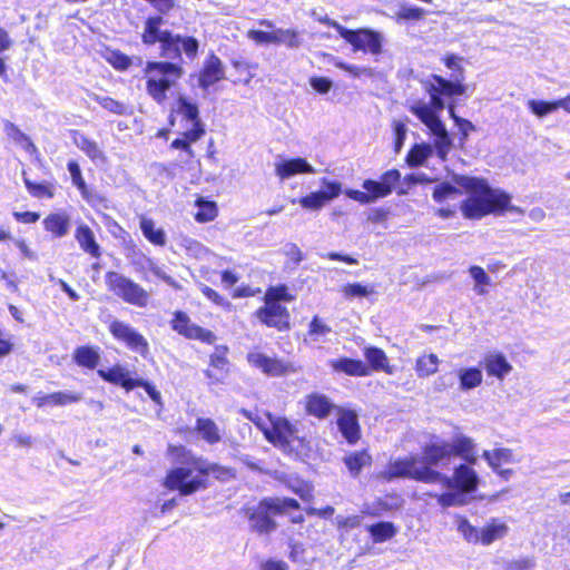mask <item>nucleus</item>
<instances>
[{
  "label": "nucleus",
  "mask_w": 570,
  "mask_h": 570,
  "mask_svg": "<svg viewBox=\"0 0 570 570\" xmlns=\"http://www.w3.org/2000/svg\"><path fill=\"white\" fill-rule=\"evenodd\" d=\"M410 111L415 115L430 130L433 136V147L436 155L442 160L446 159L452 148V139L445 128V125L439 117L442 110H436L431 102L417 100L410 106Z\"/></svg>",
  "instance_id": "nucleus-6"
},
{
  "label": "nucleus",
  "mask_w": 570,
  "mask_h": 570,
  "mask_svg": "<svg viewBox=\"0 0 570 570\" xmlns=\"http://www.w3.org/2000/svg\"><path fill=\"white\" fill-rule=\"evenodd\" d=\"M217 216V206L214 202L199 200L198 212L195 215L197 222L206 223L213 220Z\"/></svg>",
  "instance_id": "nucleus-48"
},
{
  "label": "nucleus",
  "mask_w": 570,
  "mask_h": 570,
  "mask_svg": "<svg viewBox=\"0 0 570 570\" xmlns=\"http://www.w3.org/2000/svg\"><path fill=\"white\" fill-rule=\"evenodd\" d=\"M464 70L462 73L453 71L451 79H446L439 75H431L430 78L424 81V89L430 96V102L436 110H443L445 108L444 97L462 96L466 91V87L463 85Z\"/></svg>",
  "instance_id": "nucleus-7"
},
{
  "label": "nucleus",
  "mask_w": 570,
  "mask_h": 570,
  "mask_svg": "<svg viewBox=\"0 0 570 570\" xmlns=\"http://www.w3.org/2000/svg\"><path fill=\"white\" fill-rule=\"evenodd\" d=\"M90 98L97 101L104 109L111 114L124 116L130 114L129 108L121 101L115 100L108 96H100L97 94L90 95Z\"/></svg>",
  "instance_id": "nucleus-39"
},
{
  "label": "nucleus",
  "mask_w": 570,
  "mask_h": 570,
  "mask_svg": "<svg viewBox=\"0 0 570 570\" xmlns=\"http://www.w3.org/2000/svg\"><path fill=\"white\" fill-rule=\"evenodd\" d=\"M433 153V147L428 144L415 145L407 155L410 166H421Z\"/></svg>",
  "instance_id": "nucleus-42"
},
{
  "label": "nucleus",
  "mask_w": 570,
  "mask_h": 570,
  "mask_svg": "<svg viewBox=\"0 0 570 570\" xmlns=\"http://www.w3.org/2000/svg\"><path fill=\"white\" fill-rule=\"evenodd\" d=\"M455 384V376L452 373H446L443 375H440L434 381V389L438 392H444L451 387H453Z\"/></svg>",
  "instance_id": "nucleus-64"
},
{
  "label": "nucleus",
  "mask_w": 570,
  "mask_h": 570,
  "mask_svg": "<svg viewBox=\"0 0 570 570\" xmlns=\"http://www.w3.org/2000/svg\"><path fill=\"white\" fill-rule=\"evenodd\" d=\"M177 112L191 124V128L186 131V137L191 141L200 139L205 134V128L199 119L198 106L180 97L178 99Z\"/></svg>",
  "instance_id": "nucleus-17"
},
{
  "label": "nucleus",
  "mask_w": 570,
  "mask_h": 570,
  "mask_svg": "<svg viewBox=\"0 0 570 570\" xmlns=\"http://www.w3.org/2000/svg\"><path fill=\"white\" fill-rule=\"evenodd\" d=\"M226 352V346H217L215 353L210 355V366L214 370H206L205 374L212 383L223 382L228 373Z\"/></svg>",
  "instance_id": "nucleus-23"
},
{
  "label": "nucleus",
  "mask_w": 570,
  "mask_h": 570,
  "mask_svg": "<svg viewBox=\"0 0 570 570\" xmlns=\"http://www.w3.org/2000/svg\"><path fill=\"white\" fill-rule=\"evenodd\" d=\"M293 299V295L288 293V288L285 285L271 287L266 292V302L269 301L279 303L281 301L291 302Z\"/></svg>",
  "instance_id": "nucleus-51"
},
{
  "label": "nucleus",
  "mask_w": 570,
  "mask_h": 570,
  "mask_svg": "<svg viewBox=\"0 0 570 570\" xmlns=\"http://www.w3.org/2000/svg\"><path fill=\"white\" fill-rule=\"evenodd\" d=\"M75 238L83 252L88 253L95 258L100 257V246L96 242L95 235L89 226L81 224L76 230Z\"/></svg>",
  "instance_id": "nucleus-28"
},
{
  "label": "nucleus",
  "mask_w": 570,
  "mask_h": 570,
  "mask_svg": "<svg viewBox=\"0 0 570 570\" xmlns=\"http://www.w3.org/2000/svg\"><path fill=\"white\" fill-rule=\"evenodd\" d=\"M148 269L158 278L163 279L166 284H168L170 287H173L174 289L176 291H180L181 289V285L176 282L171 276L167 275L165 273V271L159 267L158 265H156L155 263H153L151 261H149V267Z\"/></svg>",
  "instance_id": "nucleus-55"
},
{
  "label": "nucleus",
  "mask_w": 570,
  "mask_h": 570,
  "mask_svg": "<svg viewBox=\"0 0 570 570\" xmlns=\"http://www.w3.org/2000/svg\"><path fill=\"white\" fill-rule=\"evenodd\" d=\"M337 407L327 396L320 393H313L306 397V412L320 420L327 417L333 410L337 411Z\"/></svg>",
  "instance_id": "nucleus-24"
},
{
  "label": "nucleus",
  "mask_w": 570,
  "mask_h": 570,
  "mask_svg": "<svg viewBox=\"0 0 570 570\" xmlns=\"http://www.w3.org/2000/svg\"><path fill=\"white\" fill-rule=\"evenodd\" d=\"M140 229L144 236L154 245L164 246L166 234L163 228H156L155 222L147 217L140 218Z\"/></svg>",
  "instance_id": "nucleus-34"
},
{
  "label": "nucleus",
  "mask_w": 570,
  "mask_h": 570,
  "mask_svg": "<svg viewBox=\"0 0 570 570\" xmlns=\"http://www.w3.org/2000/svg\"><path fill=\"white\" fill-rule=\"evenodd\" d=\"M202 471L205 473V478L208 474H214L218 479H225L232 476V470L218 464H199Z\"/></svg>",
  "instance_id": "nucleus-59"
},
{
  "label": "nucleus",
  "mask_w": 570,
  "mask_h": 570,
  "mask_svg": "<svg viewBox=\"0 0 570 570\" xmlns=\"http://www.w3.org/2000/svg\"><path fill=\"white\" fill-rule=\"evenodd\" d=\"M275 173L284 180L298 174H314L315 169L305 158L298 157L277 161Z\"/></svg>",
  "instance_id": "nucleus-21"
},
{
  "label": "nucleus",
  "mask_w": 570,
  "mask_h": 570,
  "mask_svg": "<svg viewBox=\"0 0 570 570\" xmlns=\"http://www.w3.org/2000/svg\"><path fill=\"white\" fill-rule=\"evenodd\" d=\"M460 456L469 464L476 463L475 444L472 439L459 434L452 442L436 439L425 444L421 454L410 455L415 458L420 464H430L449 469L453 456Z\"/></svg>",
  "instance_id": "nucleus-3"
},
{
  "label": "nucleus",
  "mask_w": 570,
  "mask_h": 570,
  "mask_svg": "<svg viewBox=\"0 0 570 570\" xmlns=\"http://www.w3.org/2000/svg\"><path fill=\"white\" fill-rule=\"evenodd\" d=\"M247 37L257 45L274 43V30L271 32L263 30H249Z\"/></svg>",
  "instance_id": "nucleus-61"
},
{
  "label": "nucleus",
  "mask_w": 570,
  "mask_h": 570,
  "mask_svg": "<svg viewBox=\"0 0 570 570\" xmlns=\"http://www.w3.org/2000/svg\"><path fill=\"white\" fill-rule=\"evenodd\" d=\"M257 318L269 327L278 331L289 327V314L285 306L277 302H266V305L256 312Z\"/></svg>",
  "instance_id": "nucleus-16"
},
{
  "label": "nucleus",
  "mask_w": 570,
  "mask_h": 570,
  "mask_svg": "<svg viewBox=\"0 0 570 570\" xmlns=\"http://www.w3.org/2000/svg\"><path fill=\"white\" fill-rule=\"evenodd\" d=\"M331 26L336 29L340 37L352 45L354 51L368 52L379 56L382 52V35L372 29L351 30L333 21Z\"/></svg>",
  "instance_id": "nucleus-10"
},
{
  "label": "nucleus",
  "mask_w": 570,
  "mask_h": 570,
  "mask_svg": "<svg viewBox=\"0 0 570 570\" xmlns=\"http://www.w3.org/2000/svg\"><path fill=\"white\" fill-rule=\"evenodd\" d=\"M368 532L375 542H383L395 535L396 529L391 522H377L368 527Z\"/></svg>",
  "instance_id": "nucleus-41"
},
{
  "label": "nucleus",
  "mask_w": 570,
  "mask_h": 570,
  "mask_svg": "<svg viewBox=\"0 0 570 570\" xmlns=\"http://www.w3.org/2000/svg\"><path fill=\"white\" fill-rule=\"evenodd\" d=\"M442 470L436 465L420 464L415 458H404L391 461L382 475L387 481L403 478L429 484H440L444 489L459 490L465 497L478 489L479 476L470 465L455 466L452 476L444 474Z\"/></svg>",
  "instance_id": "nucleus-1"
},
{
  "label": "nucleus",
  "mask_w": 570,
  "mask_h": 570,
  "mask_svg": "<svg viewBox=\"0 0 570 570\" xmlns=\"http://www.w3.org/2000/svg\"><path fill=\"white\" fill-rule=\"evenodd\" d=\"M458 195H460V190L448 181L438 184L433 190V199L438 203L455 198Z\"/></svg>",
  "instance_id": "nucleus-46"
},
{
  "label": "nucleus",
  "mask_w": 570,
  "mask_h": 570,
  "mask_svg": "<svg viewBox=\"0 0 570 570\" xmlns=\"http://www.w3.org/2000/svg\"><path fill=\"white\" fill-rule=\"evenodd\" d=\"M364 356L375 371L381 370L387 374L393 373V368L389 365L386 354L383 350L374 346L366 347L364 351Z\"/></svg>",
  "instance_id": "nucleus-33"
},
{
  "label": "nucleus",
  "mask_w": 570,
  "mask_h": 570,
  "mask_svg": "<svg viewBox=\"0 0 570 570\" xmlns=\"http://www.w3.org/2000/svg\"><path fill=\"white\" fill-rule=\"evenodd\" d=\"M469 273L475 282V292L479 295H484L487 293L484 286L490 285V277L485 271L480 266H471Z\"/></svg>",
  "instance_id": "nucleus-49"
},
{
  "label": "nucleus",
  "mask_w": 570,
  "mask_h": 570,
  "mask_svg": "<svg viewBox=\"0 0 570 570\" xmlns=\"http://www.w3.org/2000/svg\"><path fill=\"white\" fill-rule=\"evenodd\" d=\"M24 185H26L28 191L35 197L51 198L53 196L52 193L50 191L49 187L45 184H36V183H32L31 180H29L28 178H24Z\"/></svg>",
  "instance_id": "nucleus-57"
},
{
  "label": "nucleus",
  "mask_w": 570,
  "mask_h": 570,
  "mask_svg": "<svg viewBox=\"0 0 570 570\" xmlns=\"http://www.w3.org/2000/svg\"><path fill=\"white\" fill-rule=\"evenodd\" d=\"M193 141L189 140L187 137H186V132L184 134V138H177L175 139L171 144H170V147L174 148V149H180L184 155L181 156V161H188L193 156H194V153L190 148V144Z\"/></svg>",
  "instance_id": "nucleus-54"
},
{
  "label": "nucleus",
  "mask_w": 570,
  "mask_h": 570,
  "mask_svg": "<svg viewBox=\"0 0 570 570\" xmlns=\"http://www.w3.org/2000/svg\"><path fill=\"white\" fill-rule=\"evenodd\" d=\"M68 171L70 173L72 184L78 188L81 196L91 205H95L97 202H102L104 198L95 193L88 189L86 181L82 178L80 167L77 161L70 160L68 163Z\"/></svg>",
  "instance_id": "nucleus-26"
},
{
  "label": "nucleus",
  "mask_w": 570,
  "mask_h": 570,
  "mask_svg": "<svg viewBox=\"0 0 570 570\" xmlns=\"http://www.w3.org/2000/svg\"><path fill=\"white\" fill-rule=\"evenodd\" d=\"M299 205L309 210H320L327 202L323 193L314 191L298 200Z\"/></svg>",
  "instance_id": "nucleus-50"
},
{
  "label": "nucleus",
  "mask_w": 570,
  "mask_h": 570,
  "mask_svg": "<svg viewBox=\"0 0 570 570\" xmlns=\"http://www.w3.org/2000/svg\"><path fill=\"white\" fill-rule=\"evenodd\" d=\"M109 331L115 338L124 342L129 350L144 357L148 354L149 344L147 340L130 325L120 321H114L109 325Z\"/></svg>",
  "instance_id": "nucleus-14"
},
{
  "label": "nucleus",
  "mask_w": 570,
  "mask_h": 570,
  "mask_svg": "<svg viewBox=\"0 0 570 570\" xmlns=\"http://www.w3.org/2000/svg\"><path fill=\"white\" fill-rule=\"evenodd\" d=\"M335 67L348 72L351 76L355 77V78H358L361 76H367V77H372L373 76V70L368 67H360V66H355V65H348V63H345L343 61H338L336 60L334 62Z\"/></svg>",
  "instance_id": "nucleus-52"
},
{
  "label": "nucleus",
  "mask_w": 570,
  "mask_h": 570,
  "mask_svg": "<svg viewBox=\"0 0 570 570\" xmlns=\"http://www.w3.org/2000/svg\"><path fill=\"white\" fill-rule=\"evenodd\" d=\"M309 85L315 91L324 95L330 91V89L333 86V82L332 80L325 77H312L309 79Z\"/></svg>",
  "instance_id": "nucleus-63"
},
{
  "label": "nucleus",
  "mask_w": 570,
  "mask_h": 570,
  "mask_svg": "<svg viewBox=\"0 0 570 570\" xmlns=\"http://www.w3.org/2000/svg\"><path fill=\"white\" fill-rule=\"evenodd\" d=\"M453 179L469 193L460 207L465 218H482L498 209L507 208L510 203L508 194L491 188L484 179L462 175H455Z\"/></svg>",
  "instance_id": "nucleus-2"
},
{
  "label": "nucleus",
  "mask_w": 570,
  "mask_h": 570,
  "mask_svg": "<svg viewBox=\"0 0 570 570\" xmlns=\"http://www.w3.org/2000/svg\"><path fill=\"white\" fill-rule=\"evenodd\" d=\"M164 485L169 490H178L181 495H189L205 487V473L200 465L175 468L167 474Z\"/></svg>",
  "instance_id": "nucleus-9"
},
{
  "label": "nucleus",
  "mask_w": 570,
  "mask_h": 570,
  "mask_svg": "<svg viewBox=\"0 0 570 570\" xmlns=\"http://www.w3.org/2000/svg\"><path fill=\"white\" fill-rule=\"evenodd\" d=\"M440 360L438 355L424 354L420 356L415 364V372L419 377H428L433 375L438 371Z\"/></svg>",
  "instance_id": "nucleus-38"
},
{
  "label": "nucleus",
  "mask_w": 570,
  "mask_h": 570,
  "mask_svg": "<svg viewBox=\"0 0 570 570\" xmlns=\"http://www.w3.org/2000/svg\"><path fill=\"white\" fill-rule=\"evenodd\" d=\"M393 130L395 135V151L399 153L403 147L404 140L406 138V125L401 120L393 121Z\"/></svg>",
  "instance_id": "nucleus-60"
},
{
  "label": "nucleus",
  "mask_w": 570,
  "mask_h": 570,
  "mask_svg": "<svg viewBox=\"0 0 570 570\" xmlns=\"http://www.w3.org/2000/svg\"><path fill=\"white\" fill-rule=\"evenodd\" d=\"M322 186L325 188L324 190H320L326 198V202H330L333 198H336L342 191V184L338 181H331L326 178L321 180Z\"/></svg>",
  "instance_id": "nucleus-56"
},
{
  "label": "nucleus",
  "mask_w": 570,
  "mask_h": 570,
  "mask_svg": "<svg viewBox=\"0 0 570 570\" xmlns=\"http://www.w3.org/2000/svg\"><path fill=\"white\" fill-rule=\"evenodd\" d=\"M301 35L293 29H274V45H284L289 49H297L302 46Z\"/></svg>",
  "instance_id": "nucleus-36"
},
{
  "label": "nucleus",
  "mask_w": 570,
  "mask_h": 570,
  "mask_svg": "<svg viewBox=\"0 0 570 570\" xmlns=\"http://www.w3.org/2000/svg\"><path fill=\"white\" fill-rule=\"evenodd\" d=\"M337 428L350 444H355L361 438L358 417L355 411L337 407Z\"/></svg>",
  "instance_id": "nucleus-18"
},
{
  "label": "nucleus",
  "mask_w": 570,
  "mask_h": 570,
  "mask_svg": "<svg viewBox=\"0 0 570 570\" xmlns=\"http://www.w3.org/2000/svg\"><path fill=\"white\" fill-rule=\"evenodd\" d=\"M299 503L291 498H266L249 510L248 519L250 529L258 534H269L275 531L277 523L274 517L285 513L287 510H298Z\"/></svg>",
  "instance_id": "nucleus-5"
},
{
  "label": "nucleus",
  "mask_w": 570,
  "mask_h": 570,
  "mask_svg": "<svg viewBox=\"0 0 570 570\" xmlns=\"http://www.w3.org/2000/svg\"><path fill=\"white\" fill-rule=\"evenodd\" d=\"M332 368L336 372H343L347 375L365 376L368 374L367 366L360 360L342 357L330 362Z\"/></svg>",
  "instance_id": "nucleus-30"
},
{
  "label": "nucleus",
  "mask_w": 570,
  "mask_h": 570,
  "mask_svg": "<svg viewBox=\"0 0 570 570\" xmlns=\"http://www.w3.org/2000/svg\"><path fill=\"white\" fill-rule=\"evenodd\" d=\"M43 226L56 237H63L69 232L70 217L65 212L50 214L43 219Z\"/></svg>",
  "instance_id": "nucleus-29"
},
{
  "label": "nucleus",
  "mask_w": 570,
  "mask_h": 570,
  "mask_svg": "<svg viewBox=\"0 0 570 570\" xmlns=\"http://www.w3.org/2000/svg\"><path fill=\"white\" fill-rule=\"evenodd\" d=\"M342 292L347 298L365 297L371 293L366 286L360 283L347 284L343 287Z\"/></svg>",
  "instance_id": "nucleus-58"
},
{
  "label": "nucleus",
  "mask_w": 570,
  "mask_h": 570,
  "mask_svg": "<svg viewBox=\"0 0 570 570\" xmlns=\"http://www.w3.org/2000/svg\"><path fill=\"white\" fill-rule=\"evenodd\" d=\"M482 365L489 376H493L499 381H503L513 368L504 354L495 351L484 354Z\"/></svg>",
  "instance_id": "nucleus-20"
},
{
  "label": "nucleus",
  "mask_w": 570,
  "mask_h": 570,
  "mask_svg": "<svg viewBox=\"0 0 570 570\" xmlns=\"http://www.w3.org/2000/svg\"><path fill=\"white\" fill-rule=\"evenodd\" d=\"M401 180V173L397 169L385 171L380 180L365 179L362 187L365 191L347 189L345 195L363 205L371 204L379 198H384L392 194Z\"/></svg>",
  "instance_id": "nucleus-8"
},
{
  "label": "nucleus",
  "mask_w": 570,
  "mask_h": 570,
  "mask_svg": "<svg viewBox=\"0 0 570 570\" xmlns=\"http://www.w3.org/2000/svg\"><path fill=\"white\" fill-rule=\"evenodd\" d=\"M528 107L537 117L542 118L560 108L559 100L544 101L531 99L528 101Z\"/></svg>",
  "instance_id": "nucleus-43"
},
{
  "label": "nucleus",
  "mask_w": 570,
  "mask_h": 570,
  "mask_svg": "<svg viewBox=\"0 0 570 570\" xmlns=\"http://www.w3.org/2000/svg\"><path fill=\"white\" fill-rule=\"evenodd\" d=\"M147 94L157 102L167 99V91L183 77L184 69L171 61H148L144 69Z\"/></svg>",
  "instance_id": "nucleus-4"
},
{
  "label": "nucleus",
  "mask_w": 570,
  "mask_h": 570,
  "mask_svg": "<svg viewBox=\"0 0 570 570\" xmlns=\"http://www.w3.org/2000/svg\"><path fill=\"white\" fill-rule=\"evenodd\" d=\"M53 406H65L78 403L82 400V394L73 391H58L51 393Z\"/></svg>",
  "instance_id": "nucleus-45"
},
{
  "label": "nucleus",
  "mask_w": 570,
  "mask_h": 570,
  "mask_svg": "<svg viewBox=\"0 0 570 570\" xmlns=\"http://www.w3.org/2000/svg\"><path fill=\"white\" fill-rule=\"evenodd\" d=\"M71 138L73 144L82 150L92 161L105 163L106 157L104 151L99 148L96 141L88 138L85 134L79 130L71 131Z\"/></svg>",
  "instance_id": "nucleus-25"
},
{
  "label": "nucleus",
  "mask_w": 570,
  "mask_h": 570,
  "mask_svg": "<svg viewBox=\"0 0 570 570\" xmlns=\"http://www.w3.org/2000/svg\"><path fill=\"white\" fill-rule=\"evenodd\" d=\"M75 362L82 367L95 368L100 360L97 348L91 346H80L73 353Z\"/></svg>",
  "instance_id": "nucleus-35"
},
{
  "label": "nucleus",
  "mask_w": 570,
  "mask_h": 570,
  "mask_svg": "<svg viewBox=\"0 0 570 570\" xmlns=\"http://www.w3.org/2000/svg\"><path fill=\"white\" fill-rule=\"evenodd\" d=\"M106 284L115 295L125 302L145 307L149 301V294L137 283L117 272L106 274Z\"/></svg>",
  "instance_id": "nucleus-11"
},
{
  "label": "nucleus",
  "mask_w": 570,
  "mask_h": 570,
  "mask_svg": "<svg viewBox=\"0 0 570 570\" xmlns=\"http://www.w3.org/2000/svg\"><path fill=\"white\" fill-rule=\"evenodd\" d=\"M461 391H470L482 384L483 374L480 367H462L458 371Z\"/></svg>",
  "instance_id": "nucleus-32"
},
{
  "label": "nucleus",
  "mask_w": 570,
  "mask_h": 570,
  "mask_svg": "<svg viewBox=\"0 0 570 570\" xmlns=\"http://www.w3.org/2000/svg\"><path fill=\"white\" fill-rule=\"evenodd\" d=\"M332 332V328L326 325L318 316H315L309 323V335L315 337V341H318L320 337H323Z\"/></svg>",
  "instance_id": "nucleus-53"
},
{
  "label": "nucleus",
  "mask_w": 570,
  "mask_h": 570,
  "mask_svg": "<svg viewBox=\"0 0 570 570\" xmlns=\"http://www.w3.org/2000/svg\"><path fill=\"white\" fill-rule=\"evenodd\" d=\"M448 492L436 494L438 503L443 508L462 505L465 503V495L455 489H448Z\"/></svg>",
  "instance_id": "nucleus-44"
},
{
  "label": "nucleus",
  "mask_w": 570,
  "mask_h": 570,
  "mask_svg": "<svg viewBox=\"0 0 570 570\" xmlns=\"http://www.w3.org/2000/svg\"><path fill=\"white\" fill-rule=\"evenodd\" d=\"M424 16V10L419 7H402L397 12L400 20H420Z\"/></svg>",
  "instance_id": "nucleus-62"
},
{
  "label": "nucleus",
  "mask_w": 570,
  "mask_h": 570,
  "mask_svg": "<svg viewBox=\"0 0 570 570\" xmlns=\"http://www.w3.org/2000/svg\"><path fill=\"white\" fill-rule=\"evenodd\" d=\"M352 476H357L361 470L371 464V456L366 451L353 452L343 459Z\"/></svg>",
  "instance_id": "nucleus-37"
},
{
  "label": "nucleus",
  "mask_w": 570,
  "mask_h": 570,
  "mask_svg": "<svg viewBox=\"0 0 570 570\" xmlns=\"http://www.w3.org/2000/svg\"><path fill=\"white\" fill-rule=\"evenodd\" d=\"M508 533V525L499 519H491L480 532V541L482 546H490L497 540L504 538Z\"/></svg>",
  "instance_id": "nucleus-27"
},
{
  "label": "nucleus",
  "mask_w": 570,
  "mask_h": 570,
  "mask_svg": "<svg viewBox=\"0 0 570 570\" xmlns=\"http://www.w3.org/2000/svg\"><path fill=\"white\" fill-rule=\"evenodd\" d=\"M483 459L488 462V464L497 471L498 466L503 463H509L512 461L513 453L510 449H495L493 451L485 450L482 454Z\"/></svg>",
  "instance_id": "nucleus-40"
},
{
  "label": "nucleus",
  "mask_w": 570,
  "mask_h": 570,
  "mask_svg": "<svg viewBox=\"0 0 570 570\" xmlns=\"http://www.w3.org/2000/svg\"><path fill=\"white\" fill-rule=\"evenodd\" d=\"M271 426L264 430L265 438L276 446L288 448L294 441H301L299 422L292 423L286 417L271 416Z\"/></svg>",
  "instance_id": "nucleus-12"
},
{
  "label": "nucleus",
  "mask_w": 570,
  "mask_h": 570,
  "mask_svg": "<svg viewBox=\"0 0 570 570\" xmlns=\"http://www.w3.org/2000/svg\"><path fill=\"white\" fill-rule=\"evenodd\" d=\"M195 430L209 444L218 443L222 440L220 430L212 419L198 417Z\"/></svg>",
  "instance_id": "nucleus-31"
},
{
  "label": "nucleus",
  "mask_w": 570,
  "mask_h": 570,
  "mask_svg": "<svg viewBox=\"0 0 570 570\" xmlns=\"http://www.w3.org/2000/svg\"><path fill=\"white\" fill-rule=\"evenodd\" d=\"M458 531L469 543L478 544L480 541L481 529L472 525L466 519H460L458 522Z\"/></svg>",
  "instance_id": "nucleus-47"
},
{
  "label": "nucleus",
  "mask_w": 570,
  "mask_h": 570,
  "mask_svg": "<svg viewBox=\"0 0 570 570\" xmlns=\"http://www.w3.org/2000/svg\"><path fill=\"white\" fill-rule=\"evenodd\" d=\"M170 325L175 332L188 340H198L206 344H214L216 341V335L212 331L193 323L189 316L181 311L175 312Z\"/></svg>",
  "instance_id": "nucleus-13"
},
{
  "label": "nucleus",
  "mask_w": 570,
  "mask_h": 570,
  "mask_svg": "<svg viewBox=\"0 0 570 570\" xmlns=\"http://www.w3.org/2000/svg\"><path fill=\"white\" fill-rule=\"evenodd\" d=\"M225 78V69L222 60L214 53L205 60L204 66L198 76V85L202 89L207 90L213 85Z\"/></svg>",
  "instance_id": "nucleus-19"
},
{
  "label": "nucleus",
  "mask_w": 570,
  "mask_h": 570,
  "mask_svg": "<svg viewBox=\"0 0 570 570\" xmlns=\"http://www.w3.org/2000/svg\"><path fill=\"white\" fill-rule=\"evenodd\" d=\"M247 362L250 366L261 370L268 376H282L289 372L291 364L277 357H269L258 348H253L247 353Z\"/></svg>",
  "instance_id": "nucleus-15"
},
{
  "label": "nucleus",
  "mask_w": 570,
  "mask_h": 570,
  "mask_svg": "<svg viewBox=\"0 0 570 570\" xmlns=\"http://www.w3.org/2000/svg\"><path fill=\"white\" fill-rule=\"evenodd\" d=\"M98 375L106 382L120 385L121 387L130 391L138 386L137 379L130 376V373L121 365H115L108 370H98Z\"/></svg>",
  "instance_id": "nucleus-22"
}]
</instances>
